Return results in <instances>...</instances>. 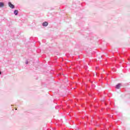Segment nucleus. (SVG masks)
I'll use <instances>...</instances> for the list:
<instances>
[{"instance_id": "1", "label": "nucleus", "mask_w": 130, "mask_h": 130, "mask_svg": "<svg viewBox=\"0 0 130 130\" xmlns=\"http://www.w3.org/2000/svg\"><path fill=\"white\" fill-rule=\"evenodd\" d=\"M8 6L9 8H11V9H15V6L11 2H8Z\"/></svg>"}, {"instance_id": "2", "label": "nucleus", "mask_w": 130, "mask_h": 130, "mask_svg": "<svg viewBox=\"0 0 130 130\" xmlns=\"http://www.w3.org/2000/svg\"><path fill=\"white\" fill-rule=\"evenodd\" d=\"M14 14L15 15V16H18V14H19V11H18V10H14Z\"/></svg>"}, {"instance_id": "3", "label": "nucleus", "mask_w": 130, "mask_h": 130, "mask_svg": "<svg viewBox=\"0 0 130 130\" xmlns=\"http://www.w3.org/2000/svg\"><path fill=\"white\" fill-rule=\"evenodd\" d=\"M43 26L44 27H46V26H48V22H44L43 23Z\"/></svg>"}, {"instance_id": "4", "label": "nucleus", "mask_w": 130, "mask_h": 130, "mask_svg": "<svg viewBox=\"0 0 130 130\" xmlns=\"http://www.w3.org/2000/svg\"><path fill=\"white\" fill-rule=\"evenodd\" d=\"M5 4L3 3L0 2V8H4Z\"/></svg>"}, {"instance_id": "5", "label": "nucleus", "mask_w": 130, "mask_h": 130, "mask_svg": "<svg viewBox=\"0 0 130 130\" xmlns=\"http://www.w3.org/2000/svg\"><path fill=\"white\" fill-rule=\"evenodd\" d=\"M116 89H119V88H120V83L118 84L116 86Z\"/></svg>"}, {"instance_id": "6", "label": "nucleus", "mask_w": 130, "mask_h": 130, "mask_svg": "<svg viewBox=\"0 0 130 130\" xmlns=\"http://www.w3.org/2000/svg\"><path fill=\"white\" fill-rule=\"evenodd\" d=\"M28 63H29V62H28V61L26 60V62H25V64H28Z\"/></svg>"}, {"instance_id": "7", "label": "nucleus", "mask_w": 130, "mask_h": 130, "mask_svg": "<svg viewBox=\"0 0 130 130\" xmlns=\"http://www.w3.org/2000/svg\"><path fill=\"white\" fill-rule=\"evenodd\" d=\"M0 75H2V72L0 71Z\"/></svg>"}]
</instances>
